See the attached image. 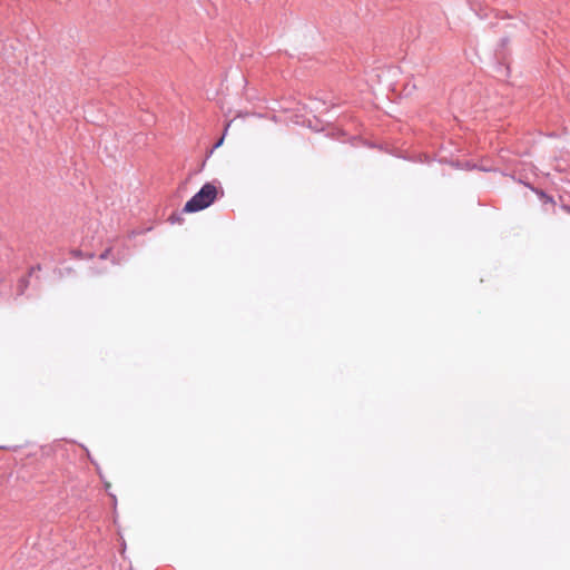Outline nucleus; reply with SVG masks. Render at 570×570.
Here are the masks:
<instances>
[{"label": "nucleus", "mask_w": 570, "mask_h": 570, "mask_svg": "<svg viewBox=\"0 0 570 570\" xmlns=\"http://www.w3.org/2000/svg\"><path fill=\"white\" fill-rule=\"evenodd\" d=\"M217 197V187L213 183H206L202 188L185 204L184 213H197L209 207Z\"/></svg>", "instance_id": "f257e3e1"}, {"label": "nucleus", "mask_w": 570, "mask_h": 570, "mask_svg": "<svg viewBox=\"0 0 570 570\" xmlns=\"http://www.w3.org/2000/svg\"><path fill=\"white\" fill-rule=\"evenodd\" d=\"M27 284H28L27 278L22 277V278L20 279L21 293H22V292H23V289L27 287Z\"/></svg>", "instance_id": "f03ea898"}, {"label": "nucleus", "mask_w": 570, "mask_h": 570, "mask_svg": "<svg viewBox=\"0 0 570 570\" xmlns=\"http://www.w3.org/2000/svg\"><path fill=\"white\" fill-rule=\"evenodd\" d=\"M109 252H110L109 249H106L104 253H101V254H100V258H101V259L107 258V257H108V255H109Z\"/></svg>", "instance_id": "7ed1b4c3"}, {"label": "nucleus", "mask_w": 570, "mask_h": 570, "mask_svg": "<svg viewBox=\"0 0 570 570\" xmlns=\"http://www.w3.org/2000/svg\"><path fill=\"white\" fill-rule=\"evenodd\" d=\"M224 137H222L214 146V148L219 147L223 144Z\"/></svg>", "instance_id": "20e7f679"}, {"label": "nucleus", "mask_w": 570, "mask_h": 570, "mask_svg": "<svg viewBox=\"0 0 570 570\" xmlns=\"http://www.w3.org/2000/svg\"><path fill=\"white\" fill-rule=\"evenodd\" d=\"M169 219L171 223H175L176 220H178V218H176L175 215H171Z\"/></svg>", "instance_id": "39448f33"}]
</instances>
